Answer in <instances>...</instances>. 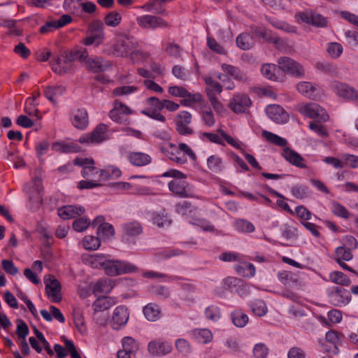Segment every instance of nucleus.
<instances>
[{
    "mask_svg": "<svg viewBox=\"0 0 358 358\" xmlns=\"http://www.w3.org/2000/svg\"><path fill=\"white\" fill-rule=\"evenodd\" d=\"M162 176L176 178L169 182V189L173 194L180 198H194V192L192 187L186 181L177 180L186 178V175L181 171L170 169L164 172Z\"/></svg>",
    "mask_w": 358,
    "mask_h": 358,
    "instance_id": "obj_1",
    "label": "nucleus"
},
{
    "mask_svg": "<svg viewBox=\"0 0 358 358\" xmlns=\"http://www.w3.org/2000/svg\"><path fill=\"white\" fill-rule=\"evenodd\" d=\"M113 53L117 57H127L130 55L132 59H134V55L141 54L138 50L136 40L127 35H124L116 41L113 46Z\"/></svg>",
    "mask_w": 358,
    "mask_h": 358,
    "instance_id": "obj_2",
    "label": "nucleus"
},
{
    "mask_svg": "<svg viewBox=\"0 0 358 358\" xmlns=\"http://www.w3.org/2000/svg\"><path fill=\"white\" fill-rule=\"evenodd\" d=\"M104 271L109 276H116L138 271V267L134 264L121 260H108L103 264Z\"/></svg>",
    "mask_w": 358,
    "mask_h": 358,
    "instance_id": "obj_3",
    "label": "nucleus"
},
{
    "mask_svg": "<svg viewBox=\"0 0 358 358\" xmlns=\"http://www.w3.org/2000/svg\"><path fill=\"white\" fill-rule=\"evenodd\" d=\"M112 133L108 127L103 123L99 124L92 132L83 134L79 138V143L94 144L101 143L111 138Z\"/></svg>",
    "mask_w": 358,
    "mask_h": 358,
    "instance_id": "obj_4",
    "label": "nucleus"
},
{
    "mask_svg": "<svg viewBox=\"0 0 358 358\" xmlns=\"http://www.w3.org/2000/svg\"><path fill=\"white\" fill-rule=\"evenodd\" d=\"M278 64L283 72L295 78H301L305 76V69L303 66L289 57H280L278 59Z\"/></svg>",
    "mask_w": 358,
    "mask_h": 358,
    "instance_id": "obj_5",
    "label": "nucleus"
},
{
    "mask_svg": "<svg viewBox=\"0 0 358 358\" xmlns=\"http://www.w3.org/2000/svg\"><path fill=\"white\" fill-rule=\"evenodd\" d=\"M299 112L309 118H318L321 122H326L329 120V116L327 111L316 103H309L299 106Z\"/></svg>",
    "mask_w": 358,
    "mask_h": 358,
    "instance_id": "obj_6",
    "label": "nucleus"
},
{
    "mask_svg": "<svg viewBox=\"0 0 358 358\" xmlns=\"http://www.w3.org/2000/svg\"><path fill=\"white\" fill-rule=\"evenodd\" d=\"M138 25L144 29L155 30L157 29H165L169 27V24L162 17L156 15H143L136 18Z\"/></svg>",
    "mask_w": 358,
    "mask_h": 358,
    "instance_id": "obj_7",
    "label": "nucleus"
},
{
    "mask_svg": "<svg viewBox=\"0 0 358 358\" xmlns=\"http://www.w3.org/2000/svg\"><path fill=\"white\" fill-rule=\"evenodd\" d=\"M327 296L329 302L338 307L346 306L351 300L350 292L341 287H333L328 289Z\"/></svg>",
    "mask_w": 358,
    "mask_h": 358,
    "instance_id": "obj_8",
    "label": "nucleus"
},
{
    "mask_svg": "<svg viewBox=\"0 0 358 358\" xmlns=\"http://www.w3.org/2000/svg\"><path fill=\"white\" fill-rule=\"evenodd\" d=\"M45 285V292L52 303H59L62 301V296L61 293L62 286L59 280L55 276L49 275L44 278Z\"/></svg>",
    "mask_w": 358,
    "mask_h": 358,
    "instance_id": "obj_9",
    "label": "nucleus"
},
{
    "mask_svg": "<svg viewBox=\"0 0 358 358\" xmlns=\"http://www.w3.org/2000/svg\"><path fill=\"white\" fill-rule=\"evenodd\" d=\"M52 70L58 75L69 72L72 69V63L67 56V50H64L50 62Z\"/></svg>",
    "mask_w": 358,
    "mask_h": 358,
    "instance_id": "obj_10",
    "label": "nucleus"
},
{
    "mask_svg": "<svg viewBox=\"0 0 358 358\" xmlns=\"http://www.w3.org/2000/svg\"><path fill=\"white\" fill-rule=\"evenodd\" d=\"M110 187L118 193L137 194L140 195L151 194V190L147 187H138L127 182H117L110 184Z\"/></svg>",
    "mask_w": 358,
    "mask_h": 358,
    "instance_id": "obj_11",
    "label": "nucleus"
},
{
    "mask_svg": "<svg viewBox=\"0 0 358 358\" xmlns=\"http://www.w3.org/2000/svg\"><path fill=\"white\" fill-rule=\"evenodd\" d=\"M332 89L340 97L352 101L358 99V90L346 83L334 81Z\"/></svg>",
    "mask_w": 358,
    "mask_h": 358,
    "instance_id": "obj_12",
    "label": "nucleus"
},
{
    "mask_svg": "<svg viewBox=\"0 0 358 358\" xmlns=\"http://www.w3.org/2000/svg\"><path fill=\"white\" fill-rule=\"evenodd\" d=\"M24 191L29 196V200L42 201L43 186L41 178L36 176L30 183L24 185Z\"/></svg>",
    "mask_w": 358,
    "mask_h": 358,
    "instance_id": "obj_13",
    "label": "nucleus"
},
{
    "mask_svg": "<svg viewBox=\"0 0 358 358\" xmlns=\"http://www.w3.org/2000/svg\"><path fill=\"white\" fill-rule=\"evenodd\" d=\"M252 102L249 96L244 94H235L229 103V107L236 113H245Z\"/></svg>",
    "mask_w": 358,
    "mask_h": 358,
    "instance_id": "obj_14",
    "label": "nucleus"
},
{
    "mask_svg": "<svg viewBox=\"0 0 358 358\" xmlns=\"http://www.w3.org/2000/svg\"><path fill=\"white\" fill-rule=\"evenodd\" d=\"M298 15L303 22L308 24H312L318 27H324L327 24L326 17L313 10H306L305 12L299 13Z\"/></svg>",
    "mask_w": 358,
    "mask_h": 358,
    "instance_id": "obj_15",
    "label": "nucleus"
},
{
    "mask_svg": "<svg viewBox=\"0 0 358 358\" xmlns=\"http://www.w3.org/2000/svg\"><path fill=\"white\" fill-rule=\"evenodd\" d=\"M161 151L171 160L179 164H184L187 162V157L180 153L178 148L172 143H168L160 147Z\"/></svg>",
    "mask_w": 358,
    "mask_h": 358,
    "instance_id": "obj_16",
    "label": "nucleus"
},
{
    "mask_svg": "<svg viewBox=\"0 0 358 358\" xmlns=\"http://www.w3.org/2000/svg\"><path fill=\"white\" fill-rule=\"evenodd\" d=\"M265 110L267 116L277 124H285L289 120L287 113L279 105H269Z\"/></svg>",
    "mask_w": 358,
    "mask_h": 358,
    "instance_id": "obj_17",
    "label": "nucleus"
},
{
    "mask_svg": "<svg viewBox=\"0 0 358 358\" xmlns=\"http://www.w3.org/2000/svg\"><path fill=\"white\" fill-rule=\"evenodd\" d=\"M129 320L127 308L124 306H120L114 310L111 325L114 329H119L124 326Z\"/></svg>",
    "mask_w": 358,
    "mask_h": 358,
    "instance_id": "obj_18",
    "label": "nucleus"
},
{
    "mask_svg": "<svg viewBox=\"0 0 358 358\" xmlns=\"http://www.w3.org/2000/svg\"><path fill=\"white\" fill-rule=\"evenodd\" d=\"M85 65L88 70L94 73L105 71L110 66L108 61L99 57H87Z\"/></svg>",
    "mask_w": 358,
    "mask_h": 358,
    "instance_id": "obj_19",
    "label": "nucleus"
},
{
    "mask_svg": "<svg viewBox=\"0 0 358 358\" xmlns=\"http://www.w3.org/2000/svg\"><path fill=\"white\" fill-rule=\"evenodd\" d=\"M171 345L166 341H152L148 345V352L153 356H164L171 352Z\"/></svg>",
    "mask_w": 358,
    "mask_h": 358,
    "instance_id": "obj_20",
    "label": "nucleus"
},
{
    "mask_svg": "<svg viewBox=\"0 0 358 358\" xmlns=\"http://www.w3.org/2000/svg\"><path fill=\"white\" fill-rule=\"evenodd\" d=\"M122 239L129 241V238L136 237L143 232V227L137 221L129 222L122 224Z\"/></svg>",
    "mask_w": 358,
    "mask_h": 358,
    "instance_id": "obj_21",
    "label": "nucleus"
},
{
    "mask_svg": "<svg viewBox=\"0 0 358 358\" xmlns=\"http://www.w3.org/2000/svg\"><path fill=\"white\" fill-rule=\"evenodd\" d=\"M72 124L78 129H85L89 124L88 113L85 109H78L73 113Z\"/></svg>",
    "mask_w": 358,
    "mask_h": 358,
    "instance_id": "obj_22",
    "label": "nucleus"
},
{
    "mask_svg": "<svg viewBox=\"0 0 358 358\" xmlns=\"http://www.w3.org/2000/svg\"><path fill=\"white\" fill-rule=\"evenodd\" d=\"M282 156L291 164L299 167L306 168L304 159L296 152L289 148H285L283 150Z\"/></svg>",
    "mask_w": 358,
    "mask_h": 358,
    "instance_id": "obj_23",
    "label": "nucleus"
},
{
    "mask_svg": "<svg viewBox=\"0 0 358 358\" xmlns=\"http://www.w3.org/2000/svg\"><path fill=\"white\" fill-rule=\"evenodd\" d=\"M129 162L136 166H143L151 163L152 157L146 153L141 152H132L128 155Z\"/></svg>",
    "mask_w": 358,
    "mask_h": 358,
    "instance_id": "obj_24",
    "label": "nucleus"
},
{
    "mask_svg": "<svg viewBox=\"0 0 358 358\" xmlns=\"http://www.w3.org/2000/svg\"><path fill=\"white\" fill-rule=\"evenodd\" d=\"M221 68L225 73L231 76L234 79L238 81L245 83L248 80L247 75L236 66L222 64Z\"/></svg>",
    "mask_w": 358,
    "mask_h": 358,
    "instance_id": "obj_25",
    "label": "nucleus"
},
{
    "mask_svg": "<svg viewBox=\"0 0 358 358\" xmlns=\"http://www.w3.org/2000/svg\"><path fill=\"white\" fill-rule=\"evenodd\" d=\"M66 88L62 85L43 87L45 96L53 104L57 103L56 99L64 94Z\"/></svg>",
    "mask_w": 358,
    "mask_h": 358,
    "instance_id": "obj_26",
    "label": "nucleus"
},
{
    "mask_svg": "<svg viewBox=\"0 0 358 358\" xmlns=\"http://www.w3.org/2000/svg\"><path fill=\"white\" fill-rule=\"evenodd\" d=\"M163 3L164 2L161 0H150L141 8L147 12H151L156 15H167L168 13L162 6Z\"/></svg>",
    "mask_w": 358,
    "mask_h": 358,
    "instance_id": "obj_27",
    "label": "nucleus"
},
{
    "mask_svg": "<svg viewBox=\"0 0 358 358\" xmlns=\"http://www.w3.org/2000/svg\"><path fill=\"white\" fill-rule=\"evenodd\" d=\"M143 314L149 321L155 322L158 320L161 316L159 306L155 303H148L143 309Z\"/></svg>",
    "mask_w": 358,
    "mask_h": 358,
    "instance_id": "obj_28",
    "label": "nucleus"
},
{
    "mask_svg": "<svg viewBox=\"0 0 358 358\" xmlns=\"http://www.w3.org/2000/svg\"><path fill=\"white\" fill-rule=\"evenodd\" d=\"M115 300L113 298L102 296L98 298L92 304L94 312H101L110 308L115 304Z\"/></svg>",
    "mask_w": 358,
    "mask_h": 358,
    "instance_id": "obj_29",
    "label": "nucleus"
},
{
    "mask_svg": "<svg viewBox=\"0 0 358 358\" xmlns=\"http://www.w3.org/2000/svg\"><path fill=\"white\" fill-rule=\"evenodd\" d=\"M52 149L63 153L78 152L80 150V146L74 143H66L57 142L52 144Z\"/></svg>",
    "mask_w": 358,
    "mask_h": 358,
    "instance_id": "obj_30",
    "label": "nucleus"
},
{
    "mask_svg": "<svg viewBox=\"0 0 358 358\" xmlns=\"http://www.w3.org/2000/svg\"><path fill=\"white\" fill-rule=\"evenodd\" d=\"M254 43L253 37L249 33H242L236 38L237 46L243 50L250 49L254 45Z\"/></svg>",
    "mask_w": 358,
    "mask_h": 358,
    "instance_id": "obj_31",
    "label": "nucleus"
},
{
    "mask_svg": "<svg viewBox=\"0 0 358 358\" xmlns=\"http://www.w3.org/2000/svg\"><path fill=\"white\" fill-rule=\"evenodd\" d=\"M176 211L184 216H187L192 220V216H196L198 210L191 203H178L176 206Z\"/></svg>",
    "mask_w": 358,
    "mask_h": 358,
    "instance_id": "obj_32",
    "label": "nucleus"
},
{
    "mask_svg": "<svg viewBox=\"0 0 358 358\" xmlns=\"http://www.w3.org/2000/svg\"><path fill=\"white\" fill-rule=\"evenodd\" d=\"M262 134L268 142L273 143L275 145L286 147L287 145V141L285 138L271 131L263 130Z\"/></svg>",
    "mask_w": 358,
    "mask_h": 358,
    "instance_id": "obj_33",
    "label": "nucleus"
},
{
    "mask_svg": "<svg viewBox=\"0 0 358 358\" xmlns=\"http://www.w3.org/2000/svg\"><path fill=\"white\" fill-rule=\"evenodd\" d=\"M296 89L299 92L305 96L310 99L314 98L316 87L313 83L310 82H301L296 85Z\"/></svg>",
    "mask_w": 358,
    "mask_h": 358,
    "instance_id": "obj_34",
    "label": "nucleus"
},
{
    "mask_svg": "<svg viewBox=\"0 0 358 358\" xmlns=\"http://www.w3.org/2000/svg\"><path fill=\"white\" fill-rule=\"evenodd\" d=\"M207 166L211 171L215 173H220L224 169L222 159L217 155H210L207 159Z\"/></svg>",
    "mask_w": 358,
    "mask_h": 358,
    "instance_id": "obj_35",
    "label": "nucleus"
},
{
    "mask_svg": "<svg viewBox=\"0 0 358 358\" xmlns=\"http://www.w3.org/2000/svg\"><path fill=\"white\" fill-rule=\"evenodd\" d=\"M329 280L337 285L348 286L351 283L350 278L341 271H334L329 273Z\"/></svg>",
    "mask_w": 358,
    "mask_h": 358,
    "instance_id": "obj_36",
    "label": "nucleus"
},
{
    "mask_svg": "<svg viewBox=\"0 0 358 358\" xmlns=\"http://www.w3.org/2000/svg\"><path fill=\"white\" fill-rule=\"evenodd\" d=\"M113 282L110 279H101L95 283L93 291L94 293L108 294L113 289Z\"/></svg>",
    "mask_w": 358,
    "mask_h": 358,
    "instance_id": "obj_37",
    "label": "nucleus"
},
{
    "mask_svg": "<svg viewBox=\"0 0 358 358\" xmlns=\"http://www.w3.org/2000/svg\"><path fill=\"white\" fill-rule=\"evenodd\" d=\"M234 226L236 230L241 233H252L255 229L252 222L244 219L236 220L234 222Z\"/></svg>",
    "mask_w": 358,
    "mask_h": 358,
    "instance_id": "obj_38",
    "label": "nucleus"
},
{
    "mask_svg": "<svg viewBox=\"0 0 358 358\" xmlns=\"http://www.w3.org/2000/svg\"><path fill=\"white\" fill-rule=\"evenodd\" d=\"M169 92L173 96L185 98L187 101H194V95L182 87L171 86Z\"/></svg>",
    "mask_w": 358,
    "mask_h": 358,
    "instance_id": "obj_39",
    "label": "nucleus"
},
{
    "mask_svg": "<svg viewBox=\"0 0 358 358\" xmlns=\"http://www.w3.org/2000/svg\"><path fill=\"white\" fill-rule=\"evenodd\" d=\"M255 33L257 36L262 38L265 41L275 45L278 44L280 41V38L278 36L272 34L271 31L265 29L256 28Z\"/></svg>",
    "mask_w": 358,
    "mask_h": 358,
    "instance_id": "obj_40",
    "label": "nucleus"
},
{
    "mask_svg": "<svg viewBox=\"0 0 358 358\" xmlns=\"http://www.w3.org/2000/svg\"><path fill=\"white\" fill-rule=\"evenodd\" d=\"M250 307L252 313L259 317L264 316L267 312L266 305L263 300L255 299L251 301Z\"/></svg>",
    "mask_w": 358,
    "mask_h": 358,
    "instance_id": "obj_41",
    "label": "nucleus"
},
{
    "mask_svg": "<svg viewBox=\"0 0 358 358\" xmlns=\"http://www.w3.org/2000/svg\"><path fill=\"white\" fill-rule=\"evenodd\" d=\"M231 318L233 324L237 327H245L249 320L248 315L240 310H235L232 312L231 314Z\"/></svg>",
    "mask_w": 358,
    "mask_h": 358,
    "instance_id": "obj_42",
    "label": "nucleus"
},
{
    "mask_svg": "<svg viewBox=\"0 0 358 358\" xmlns=\"http://www.w3.org/2000/svg\"><path fill=\"white\" fill-rule=\"evenodd\" d=\"M204 80L207 85L206 91L208 98L209 94L215 95V92L218 94L222 92V86L219 83L215 81L211 77H206Z\"/></svg>",
    "mask_w": 358,
    "mask_h": 358,
    "instance_id": "obj_43",
    "label": "nucleus"
},
{
    "mask_svg": "<svg viewBox=\"0 0 358 358\" xmlns=\"http://www.w3.org/2000/svg\"><path fill=\"white\" fill-rule=\"evenodd\" d=\"M122 345L123 350H125L126 352L134 355L138 350V344L133 338L130 336H127L122 338Z\"/></svg>",
    "mask_w": 358,
    "mask_h": 358,
    "instance_id": "obj_44",
    "label": "nucleus"
},
{
    "mask_svg": "<svg viewBox=\"0 0 358 358\" xmlns=\"http://www.w3.org/2000/svg\"><path fill=\"white\" fill-rule=\"evenodd\" d=\"M101 245L99 237L85 236L83 239V245L87 250H96Z\"/></svg>",
    "mask_w": 358,
    "mask_h": 358,
    "instance_id": "obj_45",
    "label": "nucleus"
},
{
    "mask_svg": "<svg viewBox=\"0 0 358 358\" xmlns=\"http://www.w3.org/2000/svg\"><path fill=\"white\" fill-rule=\"evenodd\" d=\"M67 56L71 63L75 61H80V62L85 63V61L87 59L88 52L86 49H75L70 52L67 51Z\"/></svg>",
    "mask_w": 358,
    "mask_h": 358,
    "instance_id": "obj_46",
    "label": "nucleus"
},
{
    "mask_svg": "<svg viewBox=\"0 0 358 358\" xmlns=\"http://www.w3.org/2000/svg\"><path fill=\"white\" fill-rule=\"evenodd\" d=\"M104 23L110 27H117L122 21L121 15L117 11H111L104 17Z\"/></svg>",
    "mask_w": 358,
    "mask_h": 358,
    "instance_id": "obj_47",
    "label": "nucleus"
},
{
    "mask_svg": "<svg viewBox=\"0 0 358 358\" xmlns=\"http://www.w3.org/2000/svg\"><path fill=\"white\" fill-rule=\"evenodd\" d=\"M353 255L351 250L348 249L345 246H340L335 250L336 262L338 261H350L352 259Z\"/></svg>",
    "mask_w": 358,
    "mask_h": 358,
    "instance_id": "obj_48",
    "label": "nucleus"
},
{
    "mask_svg": "<svg viewBox=\"0 0 358 358\" xmlns=\"http://www.w3.org/2000/svg\"><path fill=\"white\" fill-rule=\"evenodd\" d=\"M343 337V334H339L336 331H329L326 334L327 341L331 343L334 346V353L336 354L338 352V345L341 343V338Z\"/></svg>",
    "mask_w": 358,
    "mask_h": 358,
    "instance_id": "obj_49",
    "label": "nucleus"
},
{
    "mask_svg": "<svg viewBox=\"0 0 358 358\" xmlns=\"http://www.w3.org/2000/svg\"><path fill=\"white\" fill-rule=\"evenodd\" d=\"M270 24L275 27L276 29L284 31L287 33H296V28L294 26L290 25L288 23L280 21L275 18H271L268 20Z\"/></svg>",
    "mask_w": 358,
    "mask_h": 358,
    "instance_id": "obj_50",
    "label": "nucleus"
},
{
    "mask_svg": "<svg viewBox=\"0 0 358 358\" xmlns=\"http://www.w3.org/2000/svg\"><path fill=\"white\" fill-rule=\"evenodd\" d=\"M114 234V227L109 223L101 224L97 229V235L102 238H110L113 237Z\"/></svg>",
    "mask_w": 358,
    "mask_h": 358,
    "instance_id": "obj_51",
    "label": "nucleus"
},
{
    "mask_svg": "<svg viewBox=\"0 0 358 358\" xmlns=\"http://www.w3.org/2000/svg\"><path fill=\"white\" fill-rule=\"evenodd\" d=\"M99 173V176L104 179L118 178L122 175L120 169L113 166H109L106 169H101Z\"/></svg>",
    "mask_w": 358,
    "mask_h": 358,
    "instance_id": "obj_52",
    "label": "nucleus"
},
{
    "mask_svg": "<svg viewBox=\"0 0 358 358\" xmlns=\"http://www.w3.org/2000/svg\"><path fill=\"white\" fill-rule=\"evenodd\" d=\"M261 71L262 75L268 80H276L278 79L277 67L275 64H264L262 66Z\"/></svg>",
    "mask_w": 358,
    "mask_h": 358,
    "instance_id": "obj_53",
    "label": "nucleus"
},
{
    "mask_svg": "<svg viewBox=\"0 0 358 358\" xmlns=\"http://www.w3.org/2000/svg\"><path fill=\"white\" fill-rule=\"evenodd\" d=\"M320 120L319 121L314 120L310 122L309 128L311 131L316 133L318 136L322 137H327L329 136L328 131L325 126L322 124Z\"/></svg>",
    "mask_w": 358,
    "mask_h": 358,
    "instance_id": "obj_54",
    "label": "nucleus"
},
{
    "mask_svg": "<svg viewBox=\"0 0 358 358\" xmlns=\"http://www.w3.org/2000/svg\"><path fill=\"white\" fill-rule=\"evenodd\" d=\"M143 276L145 278H164V281H168V282L178 281L181 279L180 277L176 276V275L169 276L166 274H164L162 273H158V272L153 271H149L144 272L143 273Z\"/></svg>",
    "mask_w": 358,
    "mask_h": 358,
    "instance_id": "obj_55",
    "label": "nucleus"
},
{
    "mask_svg": "<svg viewBox=\"0 0 358 358\" xmlns=\"http://www.w3.org/2000/svg\"><path fill=\"white\" fill-rule=\"evenodd\" d=\"M189 223L199 226L204 231H214V226L208 220L196 217V215L192 216V220L189 221Z\"/></svg>",
    "mask_w": 358,
    "mask_h": 358,
    "instance_id": "obj_56",
    "label": "nucleus"
},
{
    "mask_svg": "<svg viewBox=\"0 0 358 358\" xmlns=\"http://www.w3.org/2000/svg\"><path fill=\"white\" fill-rule=\"evenodd\" d=\"M327 52L329 55L334 59L338 58L343 51V48L341 44L336 43V42H332L329 43L327 44Z\"/></svg>",
    "mask_w": 358,
    "mask_h": 358,
    "instance_id": "obj_57",
    "label": "nucleus"
},
{
    "mask_svg": "<svg viewBox=\"0 0 358 358\" xmlns=\"http://www.w3.org/2000/svg\"><path fill=\"white\" fill-rule=\"evenodd\" d=\"M205 315L208 320L213 322L217 321L221 317L220 308L214 305L207 307L205 310Z\"/></svg>",
    "mask_w": 358,
    "mask_h": 358,
    "instance_id": "obj_58",
    "label": "nucleus"
},
{
    "mask_svg": "<svg viewBox=\"0 0 358 358\" xmlns=\"http://www.w3.org/2000/svg\"><path fill=\"white\" fill-rule=\"evenodd\" d=\"M292 195L297 199H304L309 194L308 188L304 185H295L292 188Z\"/></svg>",
    "mask_w": 358,
    "mask_h": 358,
    "instance_id": "obj_59",
    "label": "nucleus"
},
{
    "mask_svg": "<svg viewBox=\"0 0 358 358\" xmlns=\"http://www.w3.org/2000/svg\"><path fill=\"white\" fill-rule=\"evenodd\" d=\"M90 224V220L86 217H80L73 221V229L78 232L86 230Z\"/></svg>",
    "mask_w": 358,
    "mask_h": 358,
    "instance_id": "obj_60",
    "label": "nucleus"
},
{
    "mask_svg": "<svg viewBox=\"0 0 358 358\" xmlns=\"http://www.w3.org/2000/svg\"><path fill=\"white\" fill-rule=\"evenodd\" d=\"M172 73L176 78L182 80H187L190 76L189 70L180 65H175L173 67Z\"/></svg>",
    "mask_w": 358,
    "mask_h": 358,
    "instance_id": "obj_61",
    "label": "nucleus"
},
{
    "mask_svg": "<svg viewBox=\"0 0 358 358\" xmlns=\"http://www.w3.org/2000/svg\"><path fill=\"white\" fill-rule=\"evenodd\" d=\"M194 334L199 341L203 343H208L213 339V334L207 329H198Z\"/></svg>",
    "mask_w": 358,
    "mask_h": 358,
    "instance_id": "obj_62",
    "label": "nucleus"
},
{
    "mask_svg": "<svg viewBox=\"0 0 358 358\" xmlns=\"http://www.w3.org/2000/svg\"><path fill=\"white\" fill-rule=\"evenodd\" d=\"M91 34H96L104 38L103 24L100 20H94L89 26Z\"/></svg>",
    "mask_w": 358,
    "mask_h": 358,
    "instance_id": "obj_63",
    "label": "nucleus"
},
{
    "mask_svg": "<svg viewBox=\"0 0 358 358\" xmlns=\"http://www.w3.org/2000/svg\"><path fill=\"white\" fill-rule=\"evenodd\" d=\"M268 353V349L264 343H257L253 348V354L255 358H266Z\"/></svg>",
    "mask_w": 358,
    "mask_h": 358,
    "instance_id": "obj_64",
    "label": "nucleus"
}]
</instances>
